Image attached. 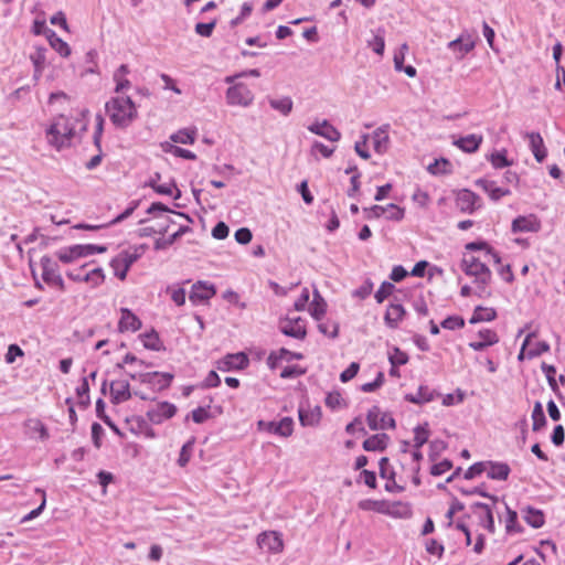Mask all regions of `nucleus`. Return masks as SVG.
<instances>
[{"label": "nucleus", "mask_w": 565, "mask_h": 565, "mask_svg": "<svg viewBox=\"0 0 565 565\" xmlns=\"http://www.w3.org/2000/svg\"><path fill=\"white\" fill-rule=\"evenodd\" d=\"M470 509L479 518L480 524L490 533H494V518L491 507L487 503L476 502Z\"/></svg>", "instance_id": "obj_12"}, {"label": "nucleus", "mask_w": 565, "mask_h": 565, "mask_svg": "<svg viewBox=\"0 0 565 565\" xmlns=\"http://www.w3.org/2000/svg\"><path fill=\"white\" fill-rule=\"evenodd\" d=\"M148 214H152L154 218L158 220L156 224V231H158V234H166L169 231V227L171 224H177L178 221L170 216L169 214H173L175 217H183L188 222H191L192 220L181 212H174L170 210L167 205H164L161 202H154L152 203L149 209L147 210Z\"/></svg>", "instance_id": "obj_4"}, {"label": "nucleus", "mask_w": 565, "mask_h": 565, "mask_svg": "<svg viewBox=\"0 0 565 565\" xmlns=\"http://www.w3.org/2000/svg\"><path fill=\"white\" fill-rule=\"evenodd\" d=\"M104 273L99 267L93 268L92 270L85 273L84 281L92 282L93 286H98L104 281Z\"/></svg>", "instance_id": "obj_57"}, {"label": "nucleus", "mask_w": 565, "mask_h": 565, "mask_svg": "<svg viewBox=\"0 0 565 565\" xmlns=\"http://www.w3.org/2000/svg\"><path fill=\"white\" fill-rule=\"evenodd\" d=\"M452 468V462L449 459H444L443 461L435 463L431 469L430 473L433 476H441L446 471L450 470Z\"/></svg>", "instance_id": "obj_64"}, {"label": "nucleus", "mask_w": 565, "mask_h": 565, "mask_svg": "<svg viewBox=\"0 0 565 565\" xmlns=\"http://www.w3.org/2000/svg\"><path fill=\"white\" fill-rule=\"evenodd\" d=\"M367 425L372 430L395 428V419L390 414H381L377 406H373L366 415Z\"/></svg>", "instance_id": "obj_9"}, {"label": "nucleus", "mask_w": 565, "mask_h": 565, "mask_svg": "<svg viewBox=\"0 0 565 565\" xmlns=\"http://www.w3.org/2000/svg\"><path fill=\"white\" fill-rule=\"evenodd\" d=\"M78 255L82 257H87L94 254H102L107 250L106 246H99L94 244H84V245H76Z\"/></svg>", "instance_id": "obj_48"}, {"label": "nucleus", "mask_w": 565, "mask_h": 565, "mask_svg": "<svg viewBox=\"0 0 565 565\" xmlns=\"http://www.w3.org/2000/svg\"><path fill=\"white\" fill-rule=\"evenodd\" d=\"M488 160L491 162L492 167L495 169H502L505 167H510L512 161L507 158V150L502 149L499 151L492 152Z\"/></svg>", "instance_id": "obj_41"}, {"label": "nucleus", "mask_w": 565, "mask_h": 565, "mask_svg": "<svg viewBox=\"0 0 565 565\" xmlns=\"http://www.w3.org/2000/svg\"><path fill=\"white\" fill-rule=\"evenodd\" d=\"M487 468V476L492 480H507L510 475V467L504 462L489 461Z\"/></svg>", "instance_id": "obj_28"}, {"label": "nucleus", "mask_w": 565, "mask_h": 565, "mask_svg": "<svg viewBox=\"0 0 565 565\" xmlns=\"http://www.w3.org/2000/svg\"><path fill=\"white\" fill-rule=\"evenodd\" d=\"M173 379L174 375L168 372H148L139 374V381L141 383L148 384L157 391L168 388L171 385Z\"/></svg>", "instance_id": "obj_8"}, {"label": "nucleus", "mask_w": 565, "mask_h": 565, "mask_svg": "<svg viewBox=\"0 0 565 565\" xmlns=\"http://www.w3.org/2000/svg\"><path fill=\"white\" fill-rule=\"evenodd\" d=\"M146 248V245L134 246L120 252L115 258H113L110 267L113 268L115 276L120 280H125L129 268L143 255Z\"/></svg>", "instance_id": "obj_3"}, {"label": "nucleus", "mask_w": 565, "mask_h": 565, "mask_svg": "<svg viewBox=\"0 0 565 565\" xmlns=\"http://www.w3.org/2000/svg\"><path fill=\"white\" fill-rule=\"evenodd\" d=\"M42 277L49 284H54L63 288L64 281L58 274L57 264L49 256L41 258Z\"/></svg>", "instance_id": "obj_11"}, {"label": "nucleus", "mask_w": 565, "mask_h": 565, "mask_svg": "<svg viewBox=\"0 0 565 565\" xmlns=\"http://www.w3.org/2000/svg\"><path fill=\"white\" fill-rule=\"evenodd\" d=\"M550 351V344L545 341H540L535 344L533 349H530L526 353V359H534L540 356L541 354Z\"/></svg>", "instance_id": "obj_62"}, {"label": "nucleus", "mask_w": 565, "mask_h": 565, "mask_svg": "<svg viewBox=\"0 0 565 565\" xmlns=\"http://www.w3.org/2000/svg\"><path fill=\"white\" fill-rule=\"evenodd\" d=\"M320 137H323L329 141L335 142L340 139L341 134L327 120H323L322 122H320Z\"/></svg>", "instance_id": "obj_44"}, {"label": "nucleus", "mask_w": 565, "mask_h": 565, "mask_svg": "<svg viewBox=\"0 0 565 565\" xmlns=\"http://www.w3.org/2000/svg\"><path fill=\"white\" fill-rule=\"evenodd\" d=\"M140 337L146 349L152 351H161L164 349L157 331L151 330L150 332L141 334Z\"/></svg>", "instance_id": "obj_37"}, {"label": "nucleus", "mask_w": 565, "mask_h": 565, "mask_svg": "<svg viewBox=\"0 0 565 565\" xmlns=\"http://www.w3.org/2000/svg\"><path fill=\"white\" fill-rule=\"evenodd\" d=\"M388 359L393 366L404 365L408 362V355L398 348H394Z\"/></svg>", "instance_id": "obj_60"}, {"label": "nucleus", "mask_w": 565, "mask_h": 565, "mask_svg": "<svg viewBox=\"0 0 565 565\" xmlns=\"http://www.w3.org/2000/svg\"><path fill=\"white\" fill-rule=\"evenodd\" d=\"M532 420H533V430L539 431L546 425V417L543 411V406L540 402L534 404V408L532 412Z\"/></svg>", "instance_id": "obj_38"}, {"label": "nucleus", "mask_w": 565, "mask_h": 565, "mask_svg": "<svg viewBox=\"0 0 565 565\" xmlns=\"http://www.w3.org/2000/svg\"><path fill=\"white\" fill-rule=\"evenodd\" d=\"M428 172L431 174H447L451 172V163L449 160L445 158L436 159L433 163H430L427 168Z\"/></svg>", "instance_id": "obj_40"}, {"label": "nucleus", "mask_w": 565, "mask_h": 565, "mask_svg": "<svg viewBox=\"0 0 565 565\" xmlns=\"http://www.w3.org/2000/svg\"><path fill=\"white\" fill-rule=\"evenodd\" d=\"M150 186L159 194L164 195H172L175 200H178L181 196V192L179 189H177L174 183H168V184H154L153 182L150 183Z\"/></svg>", "instance_id": "obj_45"}, {"label": "nucleus", "mask_w": 565, "mask_h": 565, "mask_svg": "<svg viewBox=\"0 0 565 565\" xmlns=\"http://www.w3.org/2000/svg\"><path fill=\"white\" fill-rule=\"evenodd\" d=\"M191 228L186 225H180L177 232H174L172 235H170L168 238L160 237L156 239L154 242V249L156 250H162L167 249L169 246H171L174 242H177L182 235L190 232Z\"/></svg>", "instance_id": "obj_31"}, {"label": "nucleus", "mask_w": 565, "mask_h": 565, "mask_svg": "<svg viewBox=\"0 0 565 565\" xmlns=\"http://www.w3.org/2000/svg\"><path fill=\"white\" fill-rule=\"evenodd\" d=\"M294 422L289 417H285L278 423H269L268 430L282 437H288L292 433Z\"/></svg>", "instance_id": "obj_33"}, {"label": "nucleus", "mask_w": 565, "mask_h": 565, "mask_svg": "<svg viewBox=\"0 0 565 565\" xmlns=\"http://www.w3.org/2000/svg\"><path fill=\"white\" fill-rule=\"evenodd\" d=\"M360 365L356 362H352L341 374V382L345 383L352 380L359 372Z\"/></svg>", "instance_id": "obj_63"}, {"label": "nucleus", "mask_w": 565, "mask_h": 565, "mask_svg": "<svg viewBox=\"0 0 565 565\" xmlns=\"http://www.w3.org/2000/svg\"><path fill=\"white\" fill-rule=\"evenodd\" d=\"M373 148L376 153H384L388 149L390 138L385 128H377L371 135Z\"/></svg>", "instance_id": "obj_25"}, {"label": "nucleus", "mask_w": 565, "mask_h": 565, "mask_svg": "<svg viewBox=\"0 0 565 565\" xmlns=\"http://www.w3.org/2000/svg\"><path fill=\"white\" fill-rule=\"evenodd\" d=\"M478 335L480 338L479 341H472L469 343V347L475 351H482L486 348L499 342L498 334L490 329L480 330Z\"/></svg>", "instance_id": "obj_21"}, {"label": "nucleus", "mask_w": 565, "mask_h": 565, "mask_svg": "<svg viewBox=\"0 0 565 565\" xmlns=\"http://www.w3.org/2000/svg\"><path fill=\"white\" fill-rule=\"evenodd\" d=\"M47 39L51 46L63 57L71 54V49L66 42L58 38L53 30H49Z\"/></svg>", "instance_id": "obj_36"}, {"label": "nucleus", "mask_w": 565, "mask_h": 565, "mask_svg": "<svg viewBox=\"0 0 565 565\" xmlns=\"http://www.w3.org/2000/svg\"><path fill=\"white\" fill-rule=\"evenodd\" d=\"M130 385L127 381L110 383V397L114 404H120L131 398Z\"/></svg>", "instance_id": "obj_16"}, {"label": "nucleus", "mask_w": 565, "mask_h": 565, "mask_svg": "<svg viewBox=\"0 0 565 565\" xmlns=\"http://www.w3.org/2000/svg\"><path fill=\"white\" fill-rule=\"evenodd\" d=\"M162 148L166 152H171L175 157H180V158L189 159V160H194L196 158V156L192 151L170 145V143L162 145Z\"/></svg>", "instance_id": "obj_51"}, {"label": "nucleus", "mask_w": 565, "mask_h": 565, "mask_svg": "<svg viewBox=\"0 0 565 565\" xmlns=\"http://www.w3.org/2000/svg\"><path fill=\"white\" fill-rule=\"evenodd\" d=\"M466 249L476 252V250H486V256L489 260H493L494 264H501V257L499 254L491 248L486 242H470L466 244Z\"/></svg>", "instance_id": "obj_32"}, {"label": "nucleus", "mask_w": 565, "mask_h": 565, "mask_svg": "<svg viewBox=\"0 0 565 565\" xmlns=\"http://www.w3.org/2000/svg\"><path fill=\"white\" fill-rule=\"evenodd\" d=\"M390 437L386 434H376L363 441V449L365 451H383Z\"/></svg>", "instance_id": "obj_30"}, {"label": "nucleus", "mask_w": 565, "mask_h": 565, "mask_svg": "<svg viewBox=\"0 0 565 565\" xmlns=\"http://www.w3.org/2000/svg\"><path fill=\"white\" fill-rule=\"evenodd\" d=\"M441 327L447 330H456L465 327V320L460 316H449L441 321Z\"/></svg>", "instance_id": "obj_55"}, {"label": "nucleus", "mask_w": 565, "mask_h": 565, "mask_svg": "<svg viewBox=\"0 0 565 565\" xmlns=\"http://www.w3.org/2000/svg\"><path fill=\"white\" fill-rule=\"evenodd\" d=\"M477 201H479V196L470 190L465 189L458 194V203L462 211L472 212Z\"/></svg>", "instance_id": "obj_34"}, {"label": "nucleus", "mask_w": 565, "mask_h": 565, "mask_svg": "<svg viewBox=\"0 0 565 565\" xmlns=\"http://www.w3.org/2000/svg\"><path fill=\"white\" fill-rule=\"evenodd\" d=\"M395 289V286L392 282L383 281L377 291L374 295V298L379 303H382Z\"/></svg>", "instance_id": "obj_56"}, {"label": "nucleus", "mask_w": 565, "mask_h": 565, "mask_svg": "<svg viewBox=\"0 0 565 565\" xmlns=\"http://www.w3.org/2000/svg\"><path fill=\"white\" fill-rule=\"evenodd\" d=\"M373 282L371 279H366L359 288L352 291L353 298H359L361 300L367 298L373 290Z\"/></svg>", "instance_id": "obj_54"}, {"label": "nucleus", "mask_w": 565, "mask_h": 565, "mask_svg": "<svg viewBox=\"0 0 565 565\" xmlns=\"http://www.w3.org/2000/svg\"><path fill=\"white\" fill-rule=\"evenodd\" d=\"M483 137L481 135L471 134L460 137L454 141V145L467 153L476 152L482 143Z\"/></svg>", "instance_id": "obj_20"}, {"label": "nucleus", "mask_w": 565, "mask_h": 565, "mask_svg": "<svg viewBox=\"0 0 565 565\" xmlns=\"http://www.w3.org/2000/svg\"><path fill=\"white\" fill-rule=\"evenodd\" d=\"M269 104L274 109L280 111L282 115H288L292 108V100L289 97L270 99Z\"/></svg>", "instance_id": "obj_50"}, {"label": "nucleus", "mask_w": 565, "mask_h": 565, "mask_svg": "<svg viewBox=\"0 0 565 565\" xmlns=\"http://www.w3.org/2000/svg\"><path fill=\"white\" fill-rule=\"evenodd\" d=\"M56 256H57V258H58L62 263H65V264L73 263L74 260H76V259L81 258V256L78 255V252H77L76 245H73V246H70V247H65V248L60 249V250L56 253Z\"/></svg>", "instance_id": "obj_46"}, {"label": "nucleus", "mask_w": 565, "mask_h": 565, "mask_svg": "<svg viewBox=\"0 0 565 565\" xmlns=\"http://www.w3.org/2000/svg\"><path fill=\"white\" fill-rule=\"evenodd\" d=\"M45 53V49L39 47L33 54H31L30 58L34 65V68H44L46 62Z\"/></svg>", "instance_id": "obj_61"}, {"label": "nucleus", "mask_w": 565, "mask_h": 565, "mask_svg": "<svg viewBox=\"0 0 565 565\" xmlns=\"http://www.w3.org/2000/svg\"><path fill=\"white\" fill-rule=\"evenodd\" d=\"M523 520L534 529H540L544 524V514L541 510L526 507L521 510Z\"/></svg>", "instance_id": "obj_29"}, {"label": "nucleus", "mask_w": 565, "mask_h": 565, "mask_svg": "<svg viewBox=\"0 0 565 565\" xmlns=\"http://www.w3.org/2000/svg\"><path fill=\"white\" fill-rule=\"evenodd\" d=\"M495 318H497V312L493 308L478 306V307H476L469 322L473 324V323L483 322V321H492Z\"/></svg>", "instance_id": "obj_35"}, {"label": "nucleus", "mask_w": 565, "mask_h": 565, "mask_svg": "<svg viewBox=\"0 0 565 565\" xmlns=\"http://www.w3.org/2000/svg\"><path fill=\"white\" fill-rule=\"evenodd\" d=\"M367 46L376 54L383 55L385 49L384 30L379 29L372 40L367 41Z\"/></svg>", "instance_id": "obj_43"}, {"label": "nucleus", "mask_w": 565, "mask_h": 565, "mask_svg": "<svg viewBox=\"0 0 565 565\" xmlns=\"http://www.w3.org/2000/svg\"><path fill=\"white\" fill-rule=\"evenodd\" d=\"M111 122L119 128L128 127L137 118V107L130 97H111L105 105Z\"/></svg>", "instance_id": "obj_1"}, {"label": "nucleus", "mask_w": 565, "mask_h": 565, "mask_svg": "<svg viewBox=\"0 0 565 565\" xmlns=\"http://www.w3.org/2000/svg\"><path fill=\"white\" fill-rule=\"evenodd\" d=\"M254 100V94L247 85L243 83L235 84L226 90V102L232 106L247 107Z\"/></svg>", "instance_id": "obj_7"}, {"label": "nucleus", "mask_w": 565, "mask_h": 565, "mask_svg": "<svg viewBox=\"0 0 565 565\" xmlns=\"http://www.w3.org/2000/svg\"><path fill=\"white\" fill-rule=\"evenodd\" d=\"M437 396H439V394L435 390L422 385L415 394H406L405 399L413 404L422 405L434 401Z\"/></svg>", "instance_id": "obj_22"}, {"label": "nucleus", "mask_w": 565, "mask_h": 565, "mask_svg": "<svg viewBox=\"0 0 565 565\" xmlns=\"http://www.w3.org/2000/svg\"><path fill=\"white\" fill-rule=\"evenodd\" d=\"M257 544L259 548L277 553L282 550V540L277 532H264L258 535Z\"/></svg>", "instance_id": "obj_13"}, {"label": "nucleus", "mask_w": 565, "mask_h": 565, "mask_svg": "<svg viewBox=\"0 0 565 565\" xmlns=\"http://www.w3.org/2000/svg\"><path fill=\"white\" fill-rule=\"evenodd\" d=\"M542 372L545 374L547 383L554 393L558 392L557 381L555 379L556 369L554 365L546 364L545 362L541 365Z\"/></svg>", "instance_id": "obj_49"}, {"label": "nucleus", "mask_w": 565, "mask_h": 565, "mask_svg": "<svg viewBox=\"0 0 565 565\" xmlns=\"http://www.w3.org/2000/svg\"><path fill=\"white\" fill-rule=\"evenodd\" d=\"M74 121L71 118L65 117L63 115L56 117L46 130L49 143L55 147L56 149L70 146L71 140L74 137Z\"/></svg>", "instance_id": "obj_2"}, {"label": "nucleus", "mask_w": 565, "mask_h": 565, "mask_svg": "<svg viewBox=\"0 0 565 565\" xmlns=\"http://www.w3.org/2000/svg\"><path fill=\"white\" fill-rule=\"evenodd\" d=\"M404 315H405V309L402 305L391 303L386 310L384 320L390 328L395 329V328H397L398 323L402 321Z\"/></svg>", "instance_id": "obj_27"}, {"label": "nucleus", "mask_w": 565, "mask_h": 565, "mask_svg": "<svg viewBox=\"0 0 565 565\" xmlns=\"http://www.w3.org/2000/svg\"><path fill=\"white\" fill-rule=\"evenodd\" d=\"M214 295H215V289L213 286H207L202 281H198L192 287V290L190 292V300L192 302L204 301V300H209Z\"/></svg>", "instance_id": "obj_24"}, {"label": "nucleus", "mask_w": 565, "mask_h": 565, "mask_svg": "<svg viewBox=\"0 0 565 565\" xmlns=\"http://www.w3.org/2000/svg\"><path fill=\"white\" fill-rule=\"evenodd\" d=\"M461 268L466 275L476 277L478 287H480L482 291H486L487 286L491 281L492 275L491 270L484 263L473 256L469 258L465 257L461 262Z\"/></svg>", "instance_id": "obj_5"}, {"label": "nucleus", "mask_w": 565, "mask_h": 565, "mask_svg": "<svg viewBox=\"0 0 565 565\" xmlns=\"http://www.w3.org/2000/svg\"><path fill=\"white\" fill-rule=\"evenodd\" d=\"M76 394L78 397V404L86 408L90 404L89 386L86 377L83 379L82 384L76 388Z\"/></svg>", "instance_id": "obj_47"}, {"label": "nucleus", "mask_w": 565, "mask_h": 565, "mask_svg": "<svg viewBox=\"0 0 565 565\" xmlns=\"http://www.w3.org/2000/svg\"><path fill=\"white\" fill-rule=\"evenodd\" d=\"M540 228V224L537 220L533 216H518L512 222V232H537Z\"/></svg>", "instance_id": "obj_23"}, {"label": "nucleus", "mask_w": 565, "mask_h": 565, "mask_svg": "<svg viewBox=\"0 0 565 565\" xmlns=\"http://www.w3.org/2000/svg\"><path fill=\"white\" fill-rule=\"evenodd\" d=\"M326 405L332 411L345 407L347 404L339 392L329 393L326 397Z\"/></svg>", "instance_id": "obj_53"}, {"label": "nucleus", "mask_w": 565, "mask_h": 565, "mask_svg": "<svg viewBox=\"0 0 565 565\" xmlns=\"http://www.w3.org/2000/svg\"><path fill=\"white\" fill-rule=\"evenodd\" d=\"M475 45V40L469 34L462 33L459 38L448 43V49L456 53L458 58H462L473 50Z\"/></svg>", "instance_id": "obj_14"}, {"label": "nucleus", "mask_w": 565, "mask_h": 565, "mask_svg": "<svg viewBox=\"0 0 565 565\" xmlns=\"http://www.w3.org/2000/svg\"><path fill=\"white\" fill-rule=\"evenodd\" d=\"M195 129H182L171 135L170 139L175 143L192 145L195 140Z\"/></svg>", "instance_id": "obj_39"}, {"label": "nucleus", "mask_w": 565, "mask_h": 565, "mask_svg": "<svg viewBox=\"0 0 565 565\" xmlns=\"http://www.w3.org/2000/svg\"><path fill=\"white\" fill-rule=\"evenodd\" d=\"M525 138L529 140V147L536 161L542 162L546 158L547 151L541 135L534 131L526 132Z\"/></svg>", "instance_id": "obj_18"}, {"label": "nucleus", "mask_w": 565, "mask_h": 565, "mask_svg": "<svg viewBox=\"0 0 565 565\" xmlns=\"http://www.w3.org/2000/svg\"><path fill=\"white\" fill-rule=\"evenodd\" d=\"M130 70L128 65L121 64L113 74V81L116 83L115 93H121L131 86L130 81L127 78Z\"/></svg>", "instance_id": "obj_26"}, {"label": "nucleus", "mask_w": 565, "mask_h": 565, "mask_svg": "<svg viewBox=\"0 0 565 565\" xmlns=\"http://www.w3.org/2000/svg\"><path fill=\"white\" fill-rule=\"evenodd\" d=\"M414 446L419 449L424 446L429 438V429L428 424L424 423L423 425H418L414 428Z\"/></svg>", "instance_id": "obj_42"}, {"label": "nucleus", "mask_w": 565, "mask_h": 565, "mask_svg": "<svg viewBox=\"0 0 565 565\" xmlns=\"http://www.w3.org/2000/svg\"><path fill=\"white\" fill-rule=\"evenodd\" d=\"M248 365V358L245 353L239 352L235 354H228L220 362L218 369L221 371L230 370H242Z\"/></svg>", "instance_id": "obj_19"}, {"label": "nucleus", "mask_w": 565, "mask_h": 565, "mask_svg": "<svg viewBox=\"0 0 565 565\" xmlns=\"http://www.w3.org/2000/svg\"><path fill=\"white\" fill-rule=\"evenodd\" d=\"M488 468V463L480 461L476 462L472 466H470L466 472H465V479L471 480L478 476H480L482 472H484Z\"/></svg>", "instance_id": "obj_58"}, {"label": "nucleus", "mask_w": 565, "mask_h": 565, "mask_svg": "<svg viewBox=\"0 0 565 565\" xmlns=\"http://www.w3.org/2000/svg\"><path fill=\"white\" fill-rule=\"evenodd\" d=\"M505 530L508 533L522 531V529L518 525V513L515 511L511 510L508 505H507Z\"/></svg>", "instance_id": "obj_52"}, {"label": "nucleus", "mask_w": 565, "mask_h": 565, "mask_svg": "<svg viewBox=\"0 0 565 565\" xmlns=\"http://www.w3.org/2000/svg\"><path fill=\"white\" fill-rule=\"evenodd\" d=\"M177 407L169 402L158 403L153 408L147 412L149 420L153 424H161L164 419L175 415Z\"/></svg>", "instance_id": "obj_10"}, {"label": "nucleus", "mask_w": 565, "mask_h": 565, "mask_svg": "<svg viewBox=\"0 0 565 565\" xmlns=\"http://www.w3.org/2000/svg\"><path fill=\"white\" fill-rule=\"evenodd\" d=\"M193 445H194V439H191L182 446L180 456L178 459L179 466L184 467L190 461Z\"/></svg>", "instance_id": "obj_59"}, {"label": "nucleus", "mask_w": 565, "mask_h": 565, "mask_svg": "<svg viewBox=\"0 0 565 565\" xmlns=\"http://www.w3.org/2000/svg\"><path fill=\"white\" fill-rule=\"evenodd\" d=\"M120 320L118 323V330L120 332L131 331L136 332L141 328L140 319L128 308L120 309Z\"/></svg>", "instance_id": "obj_15"}, {"label": "nucleus", "mask_w": 565, "mask_h": 565, "mask_svg": "<svg viewBox=\"0 0 565 565\" xmlns=\"http://www.w3.org/2000/svg\"><path fill=\"white\" fill-rule=\"evenodd\" d=\"M279 330L285 335L302 339L306 335V323L305 320L294 311L280 320Z\"/></svg>", "instance_id": "obj_6"}, {"label": "nucleus", "mask_w": 565, "mask_h": 565, "mask_svg": "<svg viewBox=\"0 0 565 565\" xmlns=\"http://www.w3.org/2000/svg\"><path fill=\"white\" fill-rule=\"evenodd\" d=\"M476 185L482 189L490 196V199L495 202L501 198L511 194L509 189L497 186L495 182L492 180L479 179L476 181Z\"/></svg>", "instance_id": "obj_17"}]
</instances>
